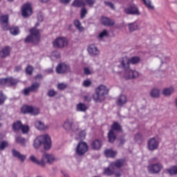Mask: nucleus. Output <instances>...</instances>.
<instances>
[{
	"instance_id": "37998d69",
	"label": "nucleus",
	"mask_w": 177,
	"mask_h": 177,
	"mask_svg": "<svg viewBox=\"0 0 177 177\" xmlns=\"http://www.w3.org/2000/svg\"><path fill=\"white\" fill-rule=\"evenodd\" d=\"M104 174L105 175H107V176H111V175H113L114 174V171L110 169V167H107L104 169Z\"/></svg>"
},
{
	"instance_id": "c9c22d12",
	"label": "nucleus",
	"mask_w": 177,
	"mask_h": 177,
	"mask_svg": "<svg viewBox=\"0 0 177 177\" xmlns=\"http://www.w3.org/2000/svg\"><path fill=\"white\" fill-rule=\"evenodd\" d=\"M17 80L14 79L13 77H8V86H13V85H17Z\"/></svg>"
},
{
	"instance_id": "6e6552de",
	"label": "nucleus",
	"mask_w": 177,
	"mask_h": 177,
	"mask_svg": "<svg viewBox=\"0 0 177 177\" xmlns=\"http://www.w3.org/2000/svg\"><path fill=\"white\" fill-rule=\"evenodd\" d=\"M21 111L24 114H32V115H37V114H39V109L29 105L22 106Z\"/></svg>"
},
{
	"instance_id": "f257e3e1",
	"label": "nucleus",
	"mask_w": 177,
	"mask_h": 177,
	"mask_svg": "<svg viewBox=\"0 0 177 177\" xmlns=\"http://www.w3.org/2000/svg\"><path fill=\"white\" fill-rule=\"evenodd\" d=\"M119 63L118 68L124 71V78L126 80H136V78H139L140 73L138 71L131 69L129 58L127 57H122L120 59Z\"/></svg>"
},
{
	"instance_id": "a878e982",
	"label": "nucleus",
	"mask_w": 177,
	"mask_h": 177,
	"mask_svg": "<svg viewBox=\"0 0 177 177\" xmlns=\"http://www.w3.org/2000/svg\"><path fill=\"white\" fill-rule=\"evenodd\" d=\"M174 92H175V88H174V87H169L164 88L162 91V93L164 96L168 97L171 96Z\"/></svg>"
},
{
	"instance_id": "774afa93",
	"label": "nucleus",
	"mask_w": 177,
	"mask_h": 177,
	"mask_svg": "<svg viewBox=\"0 0 177 177\" xmlns=\"http://www.w3.org/2000/svg\"><path fill=\"white\" fill-rule=\"evenodd\" d=\"M84 100L86 102H91V100H92V98L89 96H84Z\"/></svg>"
},
{
	"instance_id": "4c0bfd02",
	"label": "nucleus",
	"mask_w": 177,
	"mask_h": 177,
	"mask_svg": "<svg viewBox=\"0 0 177 177\" xmlns=\"http://www.w3.org/2000/svg\"><path fill=\"white\" fill-rule=\"evenodd\" d=\"M87 109L88 108L86 107V105H85L84 104L79 103L77 105V111H86Z\"/></svg>"
},
{
	"instance_id": "de8ad7c7",
	"label": "nucleus",
	"mask_w": 177,
	"mask_h": 177,
	"mask_svg": "<svg viewBox=\"0 0 177 177\" xmlns=\"http://www.w3.org/2000/svg\"><path fill=\"white\" fill-rule=\"evenodd\" d=\"M32 71H34V68L31 66L30 65L28 66L26 68V73L28 74V75H32Z\"/></svg>"
},
{
	"instance_id": "e2e57ef3",
	"label": "nucleus",
	"mask_w": 177,
	"mask_h": 177,
	"mask_svg": "<svg viewBox=\"0 0 177 177\" xmlns=\"http://www.w3.org/2000/svg\"><path fill=\"white\" fill-rule=\"evenodd\" d=\"M104 3L106 6L111 8V9H115L114 4L109 1H104Z\"/></svg>"
},
{
	"instance_id": "5701e85b",
	"label": "nucleus",
	"mask_w": 177,
	"mask_h": 177,
	"mask_svg": "<svg viewBox=\"0 0 177 177\" xmlns=\"http://www.w3.org/2000/svg\"><path fill=\"white\" fill-rule=\"evenodd\" d=\"M115 139H117V134L115 133V131L110 130L108 133V142H109V143H114V142H115Z\"/></svg>"
},
{
	"instance_id": "58836bf2",
	"label": "nucleus",
	"mask_w": 177,
	"mask_h": 177,
	"mask_svg": "<svg viewBox=\"0 0 177 177\" xmlns=\"http://www.w3.org/2000/svg\"><path fill=\"white\" fill-rule=\"evenodd\" d=\"M50 57L52 60H57V59H60V53L57 50L53 51L51 54Z\"/></svg>"
},
{
	"instance_id": "6ab92c4d",
	"label": "nucleus",
	"mask_w": 177,
	"mask_h": 177,
	"mask_svg": "<svg viewBox=\"0 0 177 177\" xmlns=\"http://www.w3.org/2000/svg\"><path fill=\"white\" fill-rule=\"evenodd\" d=\"M41 160L42 161H45V160H46L47 164L50 165L53 164V162L55 161V156L52 154L44 153L41 156Z\"/></svg>"
},
{
	"instance_id": "dca6fc26",
	"label": "nucleus",
	"mask_w": 177,
	"mask_h": 177,
	"mask_svg": "<svg viewBox=\"0 0 177 177\" xmlns=\"http://www.w3.org/2000/svg\"><path fill=\"white\" fill-rule=\"evenodd\" d=\"M12 156L18 160H20L21 162H24L26 161V156L21 154L19 151L16 149H12Z\"/></svg>"
},
{
	"instance_id": "423d86ee",
	"label": "nucleus",
	"mask_w": 177,
	"mask_h": 177,
	"mask_svg": "<svg viewBox=\"0 0 177 177\" xmlns=\"http://www.w3.org/2000/svg\"><path fill=\"white\" fill-rule=\"evenodd\" d=\"M124 13H126V15H132L133 16H140L139 8L135 3L129 4L128 6L124 8Z\"/></svg>"
},
{
	"instance_id": "603ef678",
	"label": "nucleus",
	"mask_w": 177,
	"mask_h": 177,
	"mask_svg": "<svg viewBox=\"0 0 177 177\" xmlns=\"http://www.w3.org/2000/svg\"><path fill=\"white\" fill-rule=\"evenodd\" d=\"M57 88L59 91H64V89H67V84L64 83H59L57 85Z\"/></svg>"
},
{
	"instance_id": "680f3d73",
	"label": "nucleus",
	"mask_w": 177,
	"mask_h": 177,
	"mask_svg": "<svg viewBox=\"0 0 177 177\" xmlns=\"http://www.w3.org/2000/svg\"><path fill=\"white\" fill-rule=\"evenodd\" d=\"M8 85V77L0 79V85Z\"/></svg>"
},
{
	"instance_id": "9b49d317",
	"label": "nucleus",
	"mask_w": 177,
	"mask_h": 177,
	"mask_svg": "<svg viewBox=\"0 0 177 177\" xmlns=\"http://www.w3.org/2000/svg\"><path fill=\"white\" fill-rule=\"evenodd\" d=\"M21 15L23 17H28L32 15V8H31V3H28L24 4L21 8Z\"/></svg>"
},
{
	"instance_id": "a18cd8bd",
	"label": "nucleus",
	"mask_w": 177,
	"mask_h": 177,
	"mask_svg": "<svg viewBox=\"0 0 177 177\" xmlns=\"http://www.w3.org/2000/svg\"><path fill=\"white\" fill-rule=\"evenodd\" d=\"M118 142L120 146H122L125 144V142H127V140H125V138L124 136H120L118 138Z\"/></svg>"
},
{
	"instance_id": "b1692460",
	"label": "nucleus",
	"mask_w": 177,
	"mask_h": 177,
	"mask_svg": "<svg viewBox=\"0 0 177 177\" xmlns=\"http://www.w3.org/2000/svg\"><path fill=\"white\" fill-rule=\"evenodd\" d=\"M111 131H113V132H115V131L116 132H122V127H121V124L118 122H113Z\"/></svg>"
},
{
	"instance_id": "20e7f679",
	"label": "nucleus",
	"mask_w": 177,
	"mask_h": 177,
	"mask_svg": "<svg viewBox=\"0 0 177 177\" xmlns=\"http://www.w3.org/2000/svg\"><path fill=\"white\" fill-rule=\"evenodd\" d=\"M30 35L26 37L24 42L26 44H38L41 40V30L37 28H32L30 29Z\"/></svg>"
},
{
	"instance_id": "4d7b16f0",
	"label": "nucleus",
	"mask_w": 177,
	"mask_h": 177,
	"mask_svg": "<svg viewBox=\"0 0 177 177\" xmlns=\"http://www.w3.org/2000/svg\"><path fill=\"white\" fill-rule=\"evenodd\" d=\"M87 13H88V11L86 10V8H82L81 10V12H80L81 19H84V17H85V16H86Z\"/></svg>"
},
{
	"instance_id": "052dcab7",
	"label": "nucleus",
	"mask_w": 177,
	"mask_h": 177,
	"mask_svg": "<svg viewBox=\"0 0 177 177\" xmlns=\"http://www.w3.org/2000/svg\"><path fill=\"white\" fill-rule=\"evenodd\" d=\"M135 140L136 142H140V140H142V134H140V133L136 134Z\"/></svg>"
},
{
	"instance_id": "3c124183",
	"label": "nucleus",
	"mask_w": 177,
	"mask_h": 177,
	"mask_svg": "<svg viewBox=\"0 0 177 177\" xmlns=\"http://www.w3.org/2000/svg\"><path fill=\"white\" fill-rule=\"evenodd\" d=\"M22 133H28V131H30V127L28 125H22L21 127Z\"/></svg>"
},
{
	"instance_id": "2eb2a0df",
	"label": "nucleus",
	"mask_w": 177,
	"mask_h": 177,
	"mask_svg": "<svg viewBox=\"0 0 177 177\" xmlns=\"http://www.w3.org/2000/svg\"><path fill=\"white\" fill-rule=\"evenodd\" d=\"M73 125H74V119L71 118L66 120L62 127L66 131H71L73 129Z\"/></svg>"
},
{
	"instance_id": "c85d7f7f",
	"label": "nucleus",
	"mask_w": 177,
	"mask_h": 177,
	"mask_svg": "<svg viewBox=\"0 0 177 177\" xmlns=\"http://www.w3.org/2000/svg\"><path fill=\"white\" fill-rule=\"evenodd\" d=\"M35 127L37 128V129H39V131L46 129L48 128V127L45 126L44 122H42L41 121L35 122Z\"/></svg>"
},
{
	"instance_id": "ddd939ff",
	"label": "nucleus",
	"mask_w": 177,
	"mask_h": 177,
	"mask_svg": "<svg viewBox=\"0 0 177 177\" xmlns=\"http://www.w3.org/2000/svg\"><path fill=\"white\" fill-rule=\"evenodd\" d=\"M126 103H128V97L126 95L122 94L118 97L116 100L118 107H123Z\"/></svg>"
},
{
	"instance_id": "e433bc0d",
	"label": "nucleus",
	"mask_w": 177,
	"mask_h": 177,
	"mask_svg": "<svg viewBox=\"0 0 177 177\" xmlns=\"http://www.w3.org/2000/svg\"><path fill=\"white\" fill-rule=\"evenodd\" d=\"M8 30H10V34H12V35H18L19 32H20L19 27L17 26H12Z\"/></svg>"
},
{
	"instance_id": "ea45409f",
	"label": "nucleus",
	"mask_w": 177,
	"mask_h": 177,
	"mask_svg": "<svg viewBox=\"0 0 177 177\" xmlns=\"http://www.w3.org/2000/svg\"><path fill=\"white\" fill-rule=\"evenodd\" d=\"M6 99H8V97L3 94V92L0 91V106H2L5 103Z\"/></svg>"
},
{
	"instance_id": "5fc2aeb1",
	"label": "nucleus",
	"mask_w": 177,
	"mask_h": 177,
	"mask_svg": "<svg viewBox=\"0 0 177 177\" xmlns=\"http://www.w3.org/2000/svg\"><path fill=\"white\" fill-rule=\"evenodd\" d=\"M104 37H109V33L107 32V30H104L99 35V38H100L101 39L102 38H104Z\"/></svg>"
},
{
	"instance_id": "f3484780",
	"label": "nucleus",
	"mask_w": 177,
	"mask_h": 177,
	"mask_svg": "<svg viewBox=\"0 0 177 177\" xmlns=\"http://www.w3.org/2000/svg\"><path fill=\"white\" fill-rule=\"evenodd\" d=\"M88 52L91 56H99L100 51L94 44H91L88 47Z\"/></svg>"
},
{
	"instance_id": "f03ea898",
	"label": "nucleus",
	"mask_w": 177,
	"mask_h": 177,
	"mask_svg": "<svg viewBox=\"0 0 177 177\" xmlns=\"http://www.w3.org/2000/svg\"><path fill=\"white\" fill-rule=\"evenodd\" d=\"M42 145L44 150H49L52 147V140L49 135L39 136L34 140L33 147L35 149H39Z\"/></svg>"
},
{
	"instance_id": "c03bdc74",
	"label": "nucleus",
	"mask_w": 177,
	"mask_h": 177,
	"mask_svg": "<svg viewBox=\"0 0 177 177\" xmlns=\"http://www.w3.org/2000/svg\"><path fill=\"white\" fill-rule=\"evenodd\" d=\"M57 95V92H56L53 89L48 90L47 93V96H48L49 97H54V96H56Z\"/></svg>"
},
{
	"instance_id": "4be33fe9",
	"label": "nucleus",
	"mask_w": 177,
	"mask_h": 177,
	"mask_svg": "<svg viewBox=\"0 0 177 177\" xmlns=\"http://www.w3.org/2000/svg\"><path fill=\"white\" fill-rule=\"evenodd\" d=\"M30 160L32 161V162H34L40 167H44L45 165H46V162L43 161L42 159H41V160H37V158L34 155L30 156Z\"/></svg>"
},
{
	"instance_id": "0eeeda50",
	"label": "nucleus",
	"mask_w": 177,
	"mask_h": 177,
	"mask_svg": "<svg viewBox=\"0 0 177 177\" xmlns=\"http://www.w3.org/2000/svg\"><path fill=\"white\" fill-rule=\"evenodd\" d=\"M68 45V40L66 37H57L53 41L54 48H57V49H63V48H66Z\"/></svg>"
},
{
	"instance_id": "72a5a7b5",
	"label": "nucleus",
	"mask_w": 177,
	"mask_h": 177,
	"mask_svg": "<svg viewBox=\"0 0 177 177\" xmlns=\"http://www.w3.org/2000/svg\"><path fill=\"white\" fill-rule=\"evenodd\" d=\"M129 61L131 64H138V63H140V57L138 56L132 57L131 58H129Z\"/></svg>"
},
{
	"instance_id": "c756f323",
	"label": "nucleus",
	"mask_w": 177,
	"mask_h": 177,
	"mask_svg": "<svg viewBox=\"0 0 177 177\" xmlns=\"http://www.w3.org/2000/svg\"><path fill=\"white\" fill-rule=\"evenodd\" d=\"M166 172L169 175H177V165L172 166L169 169H167Z\"/></svg>"
},
{
	"instance_id": "412c9836",
	"label": "nucleus",
	"mask_w": 177,
	"mask_h": 177,
	"mask_svg": "<svg viewBox=\"0 0 177 177\" xmlns=\"http://www.w3.org/2000/svg\"><path fill=\"white\" fill-rule=\"evenodd\" d=\"M101 21L102 24H103L104 26H107L108 27H113V26L115 24L114 20L107 18L106 17H102Z\"/></svg>"
},
{
	"instance_id": "2f4dec72",
	"label": "nucleus",
	"mask_w": 177,
	"mask_h": 177,
	"mask_svg": "<svg viewBox=\"0 0 177 177\" xmlns=\"http://www.w3.org/2000/svg\"><path fill=\"white\" fill-rule=\"evenodd\" d=\"M22 127L23 124H21V121H17L12 124V129H14V131H20Z\"/></svg>"
},
{
	"instance_id": "39448f33",
	"label": "nucleus",
	"mask_w": 177,
	"mask_h": 177,
	"mask_svg": "<svg viewBox=\"0 0 177 177\" xmlns=\"http://www.w3.org/2000/svg\"><path fill=\"white\" fill-rule=\"evenodd\" d=\"M162 168H164V167L160 162L151 163L147 166V171L149 174L151 175H157V174L161 172Z\"/></svg>"
},
{
	"instance_id": "473e14b6",
	"label": "nucleus",
	"mask_w": 177,
	"mask_h": 177,
	"mask_svg": "<svg viewBox=\"0 0 177 177\" xmlns=\"http://www.w3.org/2000/svg\"><path fill=\"white\" fill-rule=\"evenodd\" d=\"M39 86H41V84L38 82H35L30 86H29V89H30L31 92H38Z\"/></svg>"
},
{
	"instance_id": "79ce46f5",
	"label": "nucleus",
	"mask_w": 177,
	"mask_h": 177,
	"mask_svg": "<svg viewBox=\"0 0 177 177\" xmlns=\"http://www.w3.org/2000/svg\"><path fill=\"white\" fill-rule=\"evenodd\" d=\"M82 5V0H74L72 3V6L80 8Z\"/></svg>"
},
{
	"instance_id": "f8f14e48",
	"label": "nucleus",
	"mask_w": 177,
	"mask_h": 177,
	"mask_svg": "<svg viewBox=\"0 0 177 177\" xmlns=\"http://www.w3.org/2000/svg\"><path fill=\"white\" fill-rule=\"evenodd\" d=\"M68 65L66 64L64 62H61L57 64L55 68L57 74H66L68 70Z\"/></svg>"
},
{
	"instance_id": "0e129e2a",
	"label": "nucleus",
	"mask_w": 177,
	"mask_h": 177,
	"mask_svg": "<svg viewBox=\"0 0 177 177\" xmlns=\"http://www.w3.org/2000/svg\"><path fill=\"white\" fill-rule=\"evenodd\" d=\"M79 136L80 139H85V136H86V133L85 132V131H82L80 132Z\"/></svg>"
},
{
	"instance_id": "a211bd4d",
	"label": "nucleus",
	"mask_w": 177,
	"mask_h": 177,
	"mask_svg": "<svg viewBox=\"0 0 177 177\" xmlns=\"http://www.w3.org/2000/svg\"><path fill=\"white\" fill-rule=\"evenodd\" d=\"M10 50H12V49L10 46H5L0 51V57H1V59H5V57H8V56H10Z\"/></svg>"
},
{
	"instance_id": "a19ab883",
	"label": "nucleus",
	"mask_w": 177,
	"mask_h": 177,
	"mask_svg": "<svg viewBox=\"0 0 177 177\" xmlns=\"http://www.w3.org/2000/svg\"><path fill=\"white\" fill-rule=\"evenodd\" d=\"M142 2L146 5L148 9H151L154 10V6H151V1L150 0H142Z\"/></svg>"
},
{
	"instance_id": "9d476101",
	"label": "nucleus",
	"mask_w": 177,
	"mask_h": 177,
	"mask_svg": "<svg viewBox=\"0 0 177 177\" xmlns=\"http://www.w3.org/2000/svg\"><path fill=\"white\" fill-rule=\"evenodd\" d=\"M160 146V142L156 139V138H150L147 142V147L150 151H154L157 150Z\"/></svg>"
},
{
	"instance_id": "aec40b11",
	"label": "nucleus",
	"mask_w": 177,
	"mask_h": 177,
	"mask_svg": "<svg viewBox=\"0 0 177 177\" xmlns=\"http://www.w3.org/2000/svg\"><path fill=\"white\" fill-rule=\"evenodd\" d=\"M102 140L99 139L93 140L91 144V147L93 150H100V149H102Z\"/></svg>"
},
{
	"instance_id": "09e8293b",
	"label": "nucleus",
	"mask_w": 177,
	"mask_h": 177,
	"mask_svg": "<svg viewBox=\"0 0 177 177\" xmlns=\"http://www.w3.org/2000/svg\"><path fill=\"white\" fill-rule=\"evenodd\" d=\"M91 85H92V81H91L89 79H87L83 82V86H84V88H89Z\"/></svg>"
},
{
	"instance_id": "338daca9",
	"label": "nucleus",
	"mask_w": 177,
	"mask_h": 177,
	"mask_svg": "<svg viewBox=\"0 0 177 177\" xmlns=\"http://www.w3.org/2000/svg\"><path fill=\"white\" fill-rule=\"evenodd\" d=\"M21 70V66H15V71H17V73H19Z\"/></svg>"
},
{
	"instance_id": "bf43d9fd",
	"label": "nucleus",
	"mask_w": 177,
	"mask_h": 177,
	"mask_svg": "<svg viewBox=\"0 0 177 177\" xmlns=\"http://www.w3.org/2000/svg\"><path fill=\"white\" fill-rule=\"evenodd\" d=\"M84 75H91V74H92V71L89 70V68L85 67L84 68Z\"/></svg>"
},
{
	"instance_id": "13d9d810",
	"label": "nucleus",
	"mask_w": 177,
	"mask_h": 177,
	"mask_svg": "<svg viewBox=\"0 0 177 177\" xmlns=\"http://www.w3.org/2000/svg\"><path fill=\"white\" fill-rule=\"evenodd\" d=\"M74 24L76 28H77V30H80L81 31V28H81V22L80 21V20H75Z\"/></svg>"
},
{
	"instance_id": "393cba45",
	"label": "nucleus",
	"mask_w": 177,
	"mask_h": 177,
	"mask_svg": "<svg viewBox=\"0 0 177 177\" xmlns=\"http://www.w3.org/2000/svg\"><path fill=\"white\" fill-rule=\"evenodd\" d=\"M125 164V160L124 159H118L115 162H113L111 164L112 167H115V168H122Z\"/></svg>"
},
{
	"instance_id": "6e6d98bb",
	"label": "nucleus",
	"mask_w": 177,
	"mask_h": 177,
	"mask_svg": "<svg viewBox=\"0 0 177 177\" xmlns=\"http://www.w3.org/2000/svg\"><path fill=\"white\" fill-rule=\"evenodd\" d=\"M32 92L29 87H27L24 89L22 91V93L24 95V96H29L30 93Z\"/></svg>"
},
{
	"instance_id": "7ed1b4c3",
	"label": "nucleus",
	"mask_w": 177,
	"mask_h": 177,
	"mask_svg": "<svg viewBox=\"0 0 177 177\" xmlns=\"http://www.w3.org/2000/svg\"><path fill=\"white\" fill-rule=\"evenodd\" d=\"M107 93H109V88L105 85H100L95 89V93L93 95V99L95 103L104 102Z\"/></svg>"
},
{
	"instance_id": "8fccbe9b",
	"label": "nucleus",
	"mask_w": 177,
	"mask_h": 177,
	"mask_svg": "<svg viewBox=\"0 0 177 177\" xmlns=\"http://www.w3.org/2000/svg\"><path fill=\"white\" fill-rule=\"evenodd\" d=\"M8 146V141H2L0 144V150L1 151L5 150V149H6Z\"/></svg>"
},
{
	"instance_id": "f704fd0d",
	"label": "nucleus",
	"mask_w": 177,
	"mask_h": 177,
	"mask_svg": "<svg viewBox=\"0 0 177 177\" xmlns=\"http://www.w3.org/2000/svg\"><path fill=\"white\" fill-rule=\"evenodd\" d=\"M15 142L17 143H19L20 145H21L22 146H25L26 145V138L20 136H17L15 138Z\"/></svg>"
},
{
	"instance_id": "864d4df0",
	"label": "nucleus",
	"mask_w": 177,
	"mask_h": 177,
	"mask_svg": "<svg viewBox=\"0 0 177 177\" xmlns=\"http://www.w3.org/2000/svg\"><path fill=\"white\" fill-rule=\"evenodd\" d=\"M85 2L86 3V5H88V6H89L90 8H93V5H95V3H96L95 0H85Z\"/></svg>"
},
{
	"instance_id": "bb28decb",
	"label": "nucleus",
	"mask_w": 177,
	"mask_h": 177,
	"mask_svg": "<svg viewBox=\"0 0 177 177\" xmlns=\"http://www.w3.org/2000/svg\"><path fill=\"white\" fill-rule=\"evenodd\" d=\"M160 88H153L150 91V96L151 97H154L155 99H157L160 97Z\"/></svg>"
},
{
	"instance_id": "7c9ffc66",
	"label": "nucleus",
	"mask_w": 177,
	"mask_h": 177,
	"mask_svg": "<svg viewBox=\"0 0 177 177\" xmlns=\"http://www.w3.org/2000/svg\"><path fill=\"white\" fill-rule=\"evenodd\" d=\"M129 30L130 32H133V31H136V30H139V26L136 22H133L128 24Z\"/></svg>"
},
{
	"instance_id": "4468645a",
	"label": "nucleus",
	"mask_w": 177,
	"mask_h": 177,
	"mask_svg": "<svg viewBox=\"0 0 177 177\" xmlns=\"http://www.w3.org/2000/svg\"><path fill=\"white\" fill-rule=\"evenodd\" d=\"M9 17L8 15H3L0 17V23L3 31L9 30Z\"/></svg>"
},
{
	"instance_id": "1a4fd4ad",
	"label": "nucleus",
	"mask_w": 177,
	"mask_h": 177,
	"mask_svg": "<svg viewBox=\"0 0 177 177\" xmlns=\"http://www.w3.org/2000/svg\"><path fill=\"white\" fill-rule=\"evenodd\" d=\"M88 144L85 142H80L78 143L76 148V153L78 156H84L88 151Z\"/></svg>"
},
{
	"instance_id": "cd10ccee",
	"label": "nucleus",
	"mask_w": 177,
	"mask_h": 177,
	"mask_svg": "<svg viewBox=\"0 0 177 177\" xmlns=\"http://www.w3.org/2000/svg\"><path fill=\"white\" fill-rule=\"evenodd\" d=\"M104 154L106 157H110L111 158H114L117 156V151L113 149H106L104 151Z\"/></svg>"
},
{
	"instance_id": "69168bd1",
	"label": "nucleus",
	"mask_w": 177,
	"mask_h": 177,
	"mask_svg": "<svg viewBox=\"0 0 177 177\" xmlns=\"http://www.w3.org/2000/svg\"><path fill=\"white\" fill-rule=\"evenodd\" d=\"M71 0H59V2L61 3H64V4H66V3H70V1H71Z\"/></svg>"
},
{
	"instance_id": "49530a36",
	"label": "nucleus",
	"mask_w": 177,
	"mask_h": 177,
	"mask_svg": "<svg viewBox=\"0 0 177 177\" xmlns=\"http://www.w3.org/2000/svg\"><path fill=\"white\" fill-rule=\"evenodd\" d=\"M161 64H164L165 63H169V57L162 56L160 57Z\"/></svg>"
}]
</instances>
